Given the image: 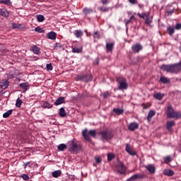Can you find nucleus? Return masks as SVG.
<instances>
[{
  "mask_svg": "<svg viewBox=\"0 0 181 181\" xmlns=\"http://www.w3.org/2000/svg\"><path fill=\"white\" fill-rule=\"evenodd\" d=\"M160 69L167 73L177 74V72L181 71V62L174 64H162Z\"/></svg>",
  "mask_w": 181,
  "mask_h": 181,
  "instance_id": "1",
  "label": "nucleus"
},
{
  "mask_svg": "<svg viewBox=\"0 0 181 181\" xmlns=\"http://www.w3.org/2000/svg\"><path fill=\"white\" fill-rule=\"evenodd\" d=\"M67 146L69 148V151L71 153H78V152H81V151H83V146L81 144L75 142L74 139L68 141Z\"/></svg>",
  "mask_w": 181,
  "mask_h": 181,
  "instance_id": "2",
  "label": "nucleus"
},
{
  "mask_svg": "<svg viewBox=\"0 0 181 181\" xmlns=\"http://www.w3.org/2000/svg\"><path fill=\"white\" fill-rule=\"evenodd\" d=\"M98 135L101 136L102 141H111V139L114 138V134L112 133V131L107 129L99 132Z\"/></svg>",
  "mask_w": 181,
  "mask_h": 181,
  "instance_id": "3",
  "label": "nucleus"
},
{
  "mask_svg": "<svg viewBox=\"0 0 181 181\" xmlns=\"http://www.w3.org/2000/svg\"><path fill=\"white\" fill-rule=\"evenodd\" d=\"M82 135L85 141H87L88 142H91V138H90V136L95 138V136H97V131H95V129H92L88 132V129H85L82 132Z\"/></svg>",
  "mask_w": 181,
  "mask_h": 181,
  "instance_id": "4",
  "label": "nucleus"
},
{
  "mask_svg": "<svg viewBox=\"0 0 181 181\" xmlns=\"http://www.w3.org/2000/svg\"><path fill=\"white\" fill-rule=\"evenodd\" d=\"M116 81L118 83V90H127L128 88V83L125 78L119 76L116 78Z\"/></svg>",
  "mask_w": 181,
  "mask_h": 181,
  "instance_id": "5",
  "label": "nucleus"
},
{
  "mask_svg": "<svg viewBox=\"0 0 181 181\" xmlns=\"http://www.w3.org/2000/svg\"><path fill=\"white\" fill-rule=\"evenodd\" d=\"M83 81L84 83H88L90 81H93V75L90 74H84V75H76V81Z\"/></svg>",
  "mask_w": 181,
  "mask_h": 181,
  "instance_id": "6",
  "label": "nucleus"
},
{
  "mask_svg": "<svg viewBox=\"0 0 181 181\" xmlns=\"http://www.w3.org/2000/svg\"><path fill=\"white\" fill-rule=\"evenodd\" d=\"M117 172L119 175H125L127 173V167L120 162L117 166Z\"/></svg>",
  "mask_w": 181,
  "mask_h": 181,
  "instance_id": "7",
  "label": "nucleus"
},
{
  "mask_svg": "<svg viewBox=\"0 0 181 181\" xmlns=\"http://www.w3.org/2000/svg\"><path fill=\"white\" fill-rule=\"evenodd\" d=\"M168 111L167 112V117L168 118H174L175 114L176 112H175V110H173V107L172 105H168Z\"/></svg>",
  "mask_w": 181,
  "mask_h": 181,
  "instance_id": "8",
  "label": "nucleus"
},
{
  "mask_svg": "<svg viewBox=\"0 0 181 181\" xmlns=\"http://www.w3.org/2000/svg\"><path fill=\"white\" fill-rule=\"evenodd\" d=\"M145 174H134L130 177L127 181L136 180V179H144Z\"/></svg>",
  "mask_w": 181,
  "mask_h": 181,
  "instance_id": "9",
  "label": "nucleus"
},
{
  "mask_svg": "<svg viewBox=\"0 0 181 181\" xmlns=\"http://www.w3.org/2000/svg\"><path fill=\"white\" fill-rule=\"evenodd\" d=\"M47 39H50V40H56V38L57 37V33L51 31L47 34Z\"/></svg>",
  "mask_w": 181,
  "mask_h": 181,
  "instance_id": "10",
  "label": "nucleus"
},
{
  "mask_svg": "<svg viewBox=\"0 0 181 181\" xmlns=\"http://www.w3.org/2000/svg\"><path fill=\"white\" fill-rule=\"evenodd\" d=\"M163 97H165V93H161L158 92H155L153 93V98L156 100H158V101H162V99L163 98Z\"/></svg>",
  "mask_w": 181,
  "mask_h": 181,
  "instance_id": "11",
  "label": "nucleus"
},
{
  "mask_svg": "<svg viewBox=\"0 0 181 181\" xmlns=\"http://www.w3.org/2000/svg\"><path fill=\"white\" fill-rule=\"evenodd\" d=\"M175 121H168L166 123L165 128L168 131H169L170 132H172V127H175Z\"/></svg>",
  "mask_w": 181,
  "mask_h": 181,
  "instance_id": "12",
  "label": "nucleus"
},
{
  "mask_svg": "<svg viewBox=\"0 0 181 181\" xmlns=\"http://www.w3.org/2000/svg\"><path fill=\"white\" fill-rule=\"evenodd\" d=\"M126 151L129 153V155H132V156H135L136 155V153L133 151V149L131 148V145L129 144H127L126 145Z\"/></svg>",
  "mask_w": 181,
  "mask_h": 181,
  "instance_id": "13",
  "label": "nucleus"
},
{
  "mask_svg": "<svg viewBox=\"0 0 181 181\" xmlns=\"http://www.w3.org/2000/svg\"><path fill=\"white\" fill-rule=\"evenodd\" d=\"M139 127V126L138 123L133 122L129 125L128 129H129V131H135V129H138Z\"/></svg>",
  "mask_w": 181,
  "mask_h": 181,
  "instance_id": "14",
  "label": "nucleus"
},
{
  "mask_svg": "<svg viewBox=\"0 0 181 181\" xmlns=\"http://www.w3.org/2000/svg\"><path fill=\"white\" fill-rule=\"evenodd\" d=\"M83 34L84 33L81 30H76L74 31V35L75 37H77V39H81V37L83 36Z\"/></svg>",
  "mask_w": 181,
  "mask_h": 181,
  "instance_id": "15",
  "label": "nucleus"
},
{
  "mask_svg": "<svg viewBox=\"0 0 181 181\" xmlns=\"http://www.w3.org/2000/svg\"><path fill=\"white\" fill-rule=\"evenodd\" d=\"M156 115V112L155 110H150L147 115V121L151 122V119H152V117H155Z\"/></svg>",
  "mask_w": 181,
  "mask_h": 181,
  "instance_id": "16",
  "label": "nucleus"
},
{
  "mask_svg": "<svg viewBox=\"0 0 181 181\" xmlns=\"http://www.w3.org/2000/svg\"><path fill=\"white\" fill-rule=\"evenodd\" d=\"M146 168L150 173H155V172H156V168H155L152 164L148 165L146 166Z\"/></svg>",
  "mask_w": 181,
  "mask_h": 181,
  "instance_id": "17",
  "label": "nucleus"
},
{
  "mask_svg": "<svg viewBox=\"0 0 181 181\" xmlns=\"http://www.w3.org/2000/svg\"><path fill=\"white\" fill-rule=\"evenodd\" d=\"M65 98L64 97H59L54 102V105H60L61 104H64Z\"/></svg>",
  "mask_w": 181,
  "mask_h": 181,
  "instance_id": "18",
  "label": "nucleus"
},
{
  "mask_svg": "<svg viewBox=\"0 0 181 181\" xmlns=\"http://www.w3.org/2000/svg\"><path fill=\"white\" fill-rule=\"evenodd\" d=\"M83 52V47L75 46L72 47V52L73 53H81Z\"/></svg>",
  "mask_w": 181,
  "mask_h": 181,
  "instance_id": "19",
  "label": "nucleus"
},
{
  "mask_svg": "<svg viewBox=\"0 0 181 181\" xmlns=\"http://www.w3.org/2000/svg\"><path fill=\"white\" fill-rule=\"evenodd\" d=\"M0 13L1 16H4V18H9V11L5 8H1Z\"/></svg>",
  "mask_w": 181,
  "mask_h": 181,
  "instance_id": "20",
  "label": "nucleus"
},
{
  "mask_svg": "<svg viewBox=\"0 0 181 181\" xmlns=\"http://www.w3.org/2000/svg\"><path fill=\"white\" fill-rule=\"evenodd\" d=\"M30 50L31 52H33L35 54H39V53H40V48L37 46H33Z\"/></svg>",
  "mask_w": 181,
  "mask_h": 181,
  "instance_id": "21",
  "label": "nucleus"
},
{
  "mask_svg": "<svg viewBox=\"0 0 181 181\" xmlns=\"http://www.w3.org/2000/svg\"><path fill=\"white\" fill-rule=\"evenodd\" d=\"M1 87L3 90H6L9 87V81L6 80L4 82L1 83Z\"/></svg>",
  "mask_w": 181,
  "mask_h": 181,
  "instance_id": "22",
  "label": "nucleus"
},
{
  "mask_svg": "<svg viewBox=\"0 0 181 181\" xmlns=\"http://www.w3.org/2000/svg\"><path fill=\"white\" fill-rule=\"evenodd\" d=\"M132 49L134 53H139L140 50H142V46H133Z\"/></svg>",
  "mask_w": 181,
  "mask_h": 181,
  "instance_id": "23",
  "label": "nucleus"
},
{
  "mask_svg": "<svg viewBox=\"0 0 181 181\" xmlns=\"http://www.w3.org/2000/svg\"><path fill=\"white\" fill-rule=\"evenodd\" d=\"M163 174L165 176H173L175 175V171L173 170H165Z\"/></svg>",
  "mask_w": 181,
  "mask_h": 181,
  "instance_id": "24",
  "label": "nucleus"
},
{
  "mask_svg": "<svg viewBox=\"0 0 181 181\" xmlns=\"http://www.w3.org/2000/svg\"><path fill=\"white\" fill-rule=\"evenodd\" d=\"M160 81L163 83V84H169V83H170V80L165 76H161L160 78Z\"/></svg>",
  "mask_w": 181,
  "mask_h": 181,
  "instance_id": "25",
  "label": "nucleus"
},
{
  "mask_svg": "<svg viewBox=\"0 0 181 181\" xmlns=\"http://www.w3.org/2000/svg\"><path fill=\"white\" fill-rule=\"evenodd\" d=\"M52 177H59V176H62V170H58L52 172Z\"/></svg>",
  "mask_w": 181,
  "mask_h": 181,
  "instance_id": "26",
  "label": "nucleus"
},
{
  "mask_svg": "<svg viewBox=\"0 0 181 181\" xmlns=\"http://www.w3.org/2000/svg\"><path fill=\"white\" fill-rule=\"evenodd\" d=\"M19 86L21 88H23V90H25V91H28V88H29V83H20Z\"/></svg>",
  "mask_w": 181,
  "mask_h": 181,
  "instance_id": "27",
  "label": "nucleus"
},
{
  "mask_svg": "<svg viewBox=\"0 0 181 181\" xmlns=\"http://www.w3.org/2000/svg\"><path fill=\"white\" fill-rule=\"evenodd\" d=\"M113 112L117 115H121L124 112V109H119V108H114Z\"/></svg>",
  "mask_w": 181,
  "mask_h": 181,
  "instance_id": "28",
  "label": "nucleus"
},
{
  "mask_svg": "<svg viewBox=\"0 0 181 181\" xmlns=\"http://www.w3.org/2000/svg\"><path fill=\"white\" fill-rule=\"evenodd\" d=\"M93 8H84L83 9L84 15H90V13H93Z\"/></svg>",
  "mask_w": 181,
  "mask_h": 181,
  "instance_id": "29",
  "label": "nucleus"
},
{
  "mask_svg": "<svg viewBox=\"0 0 181 181\" xmlns=\"http://www.w3.org/2000/svg\"><path fill=\"white\" fill-rule=\"evenodd\" d=\"M13 112V110L11 109L7 112H4L3 115V118H9V116L11 115V114H12Z\"/></svg>",
  "mask_w": 181,
  "mask_h": 181,
  "instance_id": "30",
  "label": "nucleus"
},
{
  "mask_svg": "<svg viewBox=\"0 0 181 181\" xmlns=\"http://www.w3.org/2000/svg\"><path fill=\"white\" fill-rule=\"evenodd\" d=\"M59 114L60 117H66V115H67L66 114V110H64V107H61L59 109Z\"/></svg>",
  "mask_w": 181,
  "mask_h": 181,
  "instance_id": "31",
  "label": "nucleus"
},
{
  "mask_svg": "<svg viewBox=\"0 0 181 181\" xmlns=\"http://www.w3.org/2000/svg\"><path fill=\"white\" fill-rule=\"evenodd\" d=\"M66 148H67V146L64 144H62L58 146L57 149L59 151H63L64 149H66Z\"/></svg>",
  "mask_w": 181,
  "mask_h": 181,
  "instance_id": "32",
  "label": "nucleus"
},
{
  "mask_svg": "<svg viewBox=\"0 0 181 181\" xmlns=\"http://www.w3.org/2000/svg\"><path fill=\"white\" fill-rule=\"evenodd\" d=\"M167 30L170 35V36H173V33H175V28L173 27H168Z\"/></svg>",
  "mask_w": 181,
  "mask_h": 181,
  "instance_id": "33",
  "label": "nucleus"
},
{
  "mask_svg": "<svg viewBox=\"0 0 181 181\" xmlns=\"http://www.w3.org/2000/svg\"><path fill=\"white\" fill-rule=\"evenodd\" d=\"M114 45H115V42L111 39L106 40V46H114Z\"/></svg>",
  "mask_w": 181,
  "mask_h": 181,
  "instance_id": "34",
  "label": "nucleus"
},
{
  "mask_svg": "<svg viewBox=\"0 0 181 181\" xmlns=\"http://www.w3.org/2000/svg\"><path fill=\"white\" fill-rule=\"evenodd\" d=\"M0 4H4V5H8V6L12 5L11 0H1L0 1Z\"/></svg>",
  "mask_w": 181,
  "mask_h": 181,
  "instance_id": "35",
  "label": "nucleus"
},
{
  "mask_svg": "<svg viewBox=\"0 0 181 181\" xmlns=\"http://www.w3.org/2000/svg\"><path fill=\"white\" fill-rule=\"evenodd\" d=\"M98 11H100V12H108V11H110V8L105 6H100L98 7Z\"/></svg>",
  "mask_w": 181,
  "mask_h": 181,
  "instance_id": "36",
  "label": "nucleus"
},
{
  "mask_svg": "<svg viewBox=\"0 0 181 181\" xmlns=\"http://www.w3.org/2000/svg\"><path fill=\"white\" fill-rule=\"evenodd\" d=\"M100 32L98 31H95L94 33H93V39L95 40H98V39H100Z\"/></svg>",
  "mask_w": 181,
  "mask_h": 181,
  "instance_id": "37",
  "label": "nucleus"
},
{
  "mask_svg": "<svg viewBox=\"0 0 181 181\" xmlns=\"http://www.w3.org/2000/svg\"><path fill=\"white\" fill-rule=\"evenodd\" d=\"M35 32H37L38 33H45V30L40 27H37L34 29Z\"/></svg>",
  "mask_w": 181,
  "mask_h": 181,
  "instance_id": "38",
  "label": "nucleus"
},
{
  "mask_svg": "<svg viewBox=\"0 0 181 181\" xmlns=\"http://www.w3.org/2000/svg\"><path fill=\"white\" fill-rule=\"evenodd\" d=\"M21 105H22V100H21V98H18L16 100V107H17L18 108H21Z\"/></svg>",
  "mask_w": 181,
  "mask_h": 181,
  "instance_id": "39",
  "label": "nucleus"
},
{
  "mask_svg": "<svg viewBox=\"0 0 181 181\" xmlns=\"http://www.w3.org/2000/svg\"><path fill=\"white\" fill-rule=\"evenodd\" d=\"M115 158V155L114 153H108L107 154V160L110 162V160H112Z\"/></svg>",
  "mask_w": 181,
  "mask_h": 181,
  "instance_id": "40",
  "label": "nucleus"
},
{
  "mask_svg": "<svg viewBox=\"0 0 181 181\" xmlns=\"http://www.w3.org/2000/svg\"><path fill=\"white\" fill-rule=\"evenodd\" d=\"M37 19L38 22H43V21H45V16H43L42 15H37Z\"/></svg>",
  "mask_w": 181,
  "mask_h": 181,
  "instance_id": "41",
  "label": "nucleus"
},
{
  "mask_svg": "<svg viewBox=\"0 0 181 181\" xmlns=\"http://www.w3.org/2000/svg\"><path fill=\"white\" fill-rule=\"evenodd\" d=\"M165 163H169V162H172V157L167 156L164 158Z\"/></svg>",
  "mask_w": 181,
  "mask_h": 181,
  "instance_id": "42",
  "label": "nucleus"
},
{
  "mask_svg": "<svg viewBox=\"0 0 181 181\" xmlns=\"http://www.w3.org/2000/svg\"><path fill=\"white\" fill-rule=\"evenodd\" d=\"M46 68L47 71H52V70H53V66H52V64H47L46 65Z\"/></svg>",
  "mask_w": 181,
  "mask_h": 181,
  "instance_id": "43",
  "label": "nucleus"
},
{
  "mask_svg": "<svg viewBox=\"0 0 181 181\" xmlns=\"http://www.w3.org/2000/svg\"><path fill=\"white\" fill-rule=\"evenodd\" d=\"M175 119H177L178 118H181V112H175V115H174V117Z\"/></svg>",
  "mask_w": 181,
  "mask_h": 181,
  "instance_id": "44",
  "label": "nucleus"
},
{
  "mask_svg": "<svg viewBox=\"0 0 181 181\" xmlns=\"http://www.w3.org/2000/svg\"><path fill=\"white\" fill-rule=\"evenodd\" d=\"M146 18V25H151V23H152V22H153L152 18H148V16Z\"/></svg>",
  "mask_w": 181,
  "mask_h": 181,
  "instance_id": "45",
  "label": "nucleus"
},
{
  "mask_svg": "<svg viewBox=\"0 0 181 181\" xmlns=\"http://www.w3.org/2000/svg\"><path fill=\"white\" fill-rule=\"evenodd\" d=\"M22 179H23V180H29V175H26V174H23L21 175Z\"/></svg>",
  "mask_w": 181,
  "mask_h": 181,
  "instance_id": "46",
  "label": "nucleus"
},
{
  "mask_svg": "<svg viewBox=\"0 0 181 181\" xmlns=\"http://www.w3.org/2000/svg\"><path fill=\"white\" fill-rule=\"evenodd\" d=\"M129 4L132 5H136L138 4V0H129Z\"/></svg>",
  "mask_w": 181,
  "mask_h": 181,
  "instance_id": "47",
  "label": "nucleus"
},
{
  "mask_svg": "<svg viewBox=\"0 0 181 181\" xmlns=\"http://www.w3.org/2000/svg\"><path fill=\"white\" fill-rule=\"evenodd\" d=\"M137 15L138 16H139V18H142L143 19H145V18H148V15L145 13H143V14L138 13Z\"/></svg>",
  "mask_w": 181,
  "mask_h": 181,
  "instance_id": "48",
  "label": "nucleus"
},
{
  "mask_svg": "<svg viewBox=\"0 0 181 181\" xmlns=\"http://www.w3.org/2000/svg\"><path fill=\"white\" fill-rule=\"evenodd\" d=\"M21 24H18V23H13V28H14V29H19V28H21Z\"/></svg>",
  "mask_w": 181,
  "mask_h": 181,
  "instance_id": "49",
  "label": "nucleus"
},
{
  "mask_svg": "<svg viewBox=\"0 0 181 181\" xmlns=\"http://www.w3.org/2000/svg\"><path fill=\"white\" fill-rule=\"evenodd\" d=\"M95 160L97 162V163H101V162L103 161V159L101 158V157H95Z\"/></svg>",
  "mask_w": 181,
  "mask_h": 181,
  "instance_id": "50",
  "label": "nucleus"
},
{
  "mask_svg": "<svg viewBox=\"0 0 181 181\" xmlns=\"http://www.w3.org/2000/svg\"><path fill=\"white\" fill-rule=\"evenodd\" d=\"M103 98H108L110 97V93L109 92H105L103 94Z\"/></svg>",
  "mask_w": 181,
  "mask_h": 181,
  "instance_id": "51",
  "label": "nucleus"
},
{
  "mask_svg": "<svg viewBox=\"0 0 181 181\" xmlns=\"http://www.w3.org/2000/svg\"><path fill=\"white\" fill-rule=\"evenodd\" d=\"M113 48H114V47H112V46H106L107 52H112Z\"/></svg>",
  "mask_w": 181,
  "mask_h": 181,
  "instance_id": "52",
  "label": "nucleus"
},
{
  "mask_svg": "<svg viewBox=\"0 0 181 181\" xmlns=\"http://www.w3.org/2000/svg\"><path fill=\"white\" fill-rule=\"evenodd\" d=\"M175 28L177 30H180V29H181V23H177V24L175 25Z\"/></svg>",
  "mask_w": 181,
  "mask_h": 181,
  "instance_id": "53",
  "label": "nucleus"
},
{
  "mask_svg": "<svg viewBox=\"0 0 181 181\" xmlns=\"http://www.w3.org/2000/svg\"><path fill=\"white\" fill-rule=\"evenodd\" d=\"M174 13H175V8H173V9L171 10V11H167V13H168V15H173Z\"/></svg>",
  "mask_w": 181,
  "mask_h": 181,
  "instance_id": "54",
  "label": "nucleus"
},
{
  "mask_svg": "<svg viewBox=\"0 0 181 181\" xmlns=\"http://www.w3.org/2000/svg\"><path fill=\"white\" fill-rule=\"evenodd\" d=\"M30 163V161H28V162H27V163H23V168H24V169H26V168H28V165H29Z\"/></svg>",
  "mask_w": 181,
  "mask_h": 181,
  "instance_id": "55",
  "label": "nucleus"
},
{
  "mask_svg": "<svg viewBox=\"0 0 181 181\" xmlns=\"http://www.w3.org/2000/svg\"><path fill=\"white\" fill-rule=\"evenodd\" d=\"M101 2L103 5H108V0H101Z\"/></svg>",
  "mask_w": 181,
  "mask_h": 181,
  "instance_id": "56",
  "label": "nucleus"
},
{
  "mask_svg": "<svg viewBox=\"0 0 181 181\" xmlns=\"http://www.w3.org/2000/svg\"><path fill=\"white\" fill-rule=\"evenodd\" d=\"M125 21V25L126 26H128V25H129V23H131V20H124Z\"/></svg>",
  "mask_w": 181,
  "mask_h": 181,
  "instance_id": "57",
  "label": "nucleus"
},
{
  "mask_svg": "<svg viewBox=\"0 0 181 181\" xmlns=\"http://www.w3.org/2000/svg\"><path fill=\"white\" fill-rule=\"evenodd\" d=\"M95 62L96 64H100V58H96L95 59Z\"/></svg>",
  "mask_w": 181,
  "mask_h": 181,
  "instance_id": "58",
  "label": "nucleus"
},
{
  "mask_svg": "<svg viewBox=\"0 0 181 181\" xmlns=\"http://www.w3.org/2000/svg\"><path fill=\"white\" fill-rule=\"evenodd\" d=\"M2 95H4V90H0V97H2Z\"/></svg>",
  "mask_w": 181,
  "mask_h": 181,
  "instance_id": "59",
  "label": "nucleus"
},
{
  "mask_svg": "<svg viewBox=\"0 0 181 181\" xmlns=\"http://www.w3.org/2000/svg\"><path fill=\"white\" fill-rule=\"evenodd\" d=\"M132 19H135V16H132L130 17V21H132Z\"/></svg>",
  "mask_w": 181,
  "mask_h": 181,
  "instance_id": "60",
  "label": "nucleus"
},
{
  "mask_svg": "<svg viewBox=\"0 0 181 181\" xmlns=\"http://www.w3.org/2000/svg\"><path fill=\"white\" fill-rule=\"evenodd\" d=\"M144 7V5L143 4H139V8H143Z\"/></svg>",
  "mask_w": 181,
  "mask_h": 181,
  "instance_id": "61",
  "label": "nucleus"
},
{
  "mask_svg": "<svg viewBox=\"0 0 181 181\" xmlns=\"http://www.w3.org/2000/svg\"><path fill=\"white\" fill-rule=\"evenodd\" d=\"M134 46H141L139 44L134 45Z\"/></svg>",
  "mask_w": 181,
  "mask_h": 181,
  "instance_id": "62",
  "label": "nucleus"
},
{
  "mask_svg": "<svg viewBox=\"0 0 181 181\" xmlns=\"http://www.w3.org/2000/svg\"><path fill=\"white\" fill-rule=\"evenodd\" d=\"M11 77H13H13H15L13 75H11Z\"/></svg>",
  "mask_w": 181,
  "mask_h": 181,
  "instance_id": "63",
  "label": "nucleus"
}]
</instances>
